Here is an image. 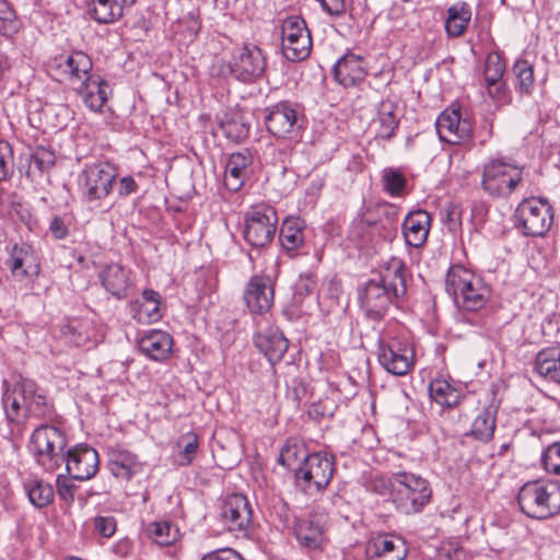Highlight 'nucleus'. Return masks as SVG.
Returning <instances> with one entry per match:
<instances>
[{
  "instance_id": "nucleus-11",
  "label": "nucleus",
  "mask_w": 560,
  "mask_h": 560,
  "mask_svg": "<svg viewBox=\"0 0 560 560\" xmlns=\"http://www.w3.org/2000/svg\"><path fill=\"white\" fill-rule=\"evenodd\" d=\"M281 48L283 56L291 61H301L308 57L312 39L304 20L290 16L282 22Z\"/></svg>"
},
{
  "instance_id": "nucleus-31",
  "label": "nucleus",
  "mask_w": 560,
  "mask_h": 560,
  "mask_svg": "<svg viewBox=\"0 0 560 560\" xmlns=\"http://www.w3.org/2000/svg\"><path fill=\"white\" fill-rule=\"evenodd\" d=\"M101 280L106 291L118 299L126 298L131 288L129 271L119 264L107 265L101 273Z\"/></svg>"
},
{
  "instance_id": "nucleus-15",
  "label": "nucleus",
  "mask_w": 560,
  "mask_h": 560,
  "mask_svg": "<svg viewBox=\"0 0 560 560\" xmlns=\"http://www.w3.org/2000/svg\"><path fill=\"white\" fill-rule=\"evenodd\" d=\"M436 131L442 141L459 144L471 138L472 125L468 118H463L459 109L448 107L436 119Z\"/></svg>"
},
{
  "instance_id": "nucleus-14",
  "label": "nucleus",
  "mask_w": 560,
  "mask_h": 560,
  "mask_svg": "<svg viewBox=\"0 0 560 560\" xmlns=\"http://www.w3.org/2000/svg\"><path fill=\"white\" fill-rule=\"evenodd\" d=\"M265 57L257 46H242L234 49L230 61L231 73L240 81L252 82L265 70Z\"/></svg>"
},
{
  "instance_id": "nucleus-36",
  "label": "nucleus",
  "mask_w": 560,
  "mask_h": 560,
  "mask_svg": "<svg viewBox=\"0 0 560 560\" xmlns=\"http://www.w3.org/2000/svg\"><path fill=\"white\" fill-rule=\"evenodd\" d=\"M471 19V11L467 3H456L447 9L445 31L451 37L462 36Z\"/></svg>"
},
{
  "instance_id": "nucleus-53",
  "label": "nucleus",
  "mask_w": 560,
  "mask_h": 560,
  "mask_svg": "<svg viewBox=\"0 0 560 560\" xmlns=\"http://www.w3.org/2000/svg\"><path fill=\"white\" fill-rule=\"evenodd\" d=\"M57 483V493L60 497L61 500H63L66 503L71 504L74 501V493L77 486L73 483V481L63 476L59 475L56 480Z\"/></svg>"
},
{
  "instance_id": "nucleus-20",
  "label": "nucleus",
  "mask_w": 560,
  "mask_h": 560,
  "mask_svg": "<svg viewBox=\"0 0 560 560\" xmlns=\"http://www.w3.org/2000/svg\"><path fill=\"white\" fill-rule=\"evenodd\" d=\"M267 130L278 138H285L298 128V112L289 102H280L267 109Z\"/></svg>"
},
{
  "instance_id": "nucleus-32",
  "label": "nucleus",
  "mask_w": 560,
  "mask_h": 560,
  "mask_svg": "<svg viewBox=\"0 0 560 560\" xmlns=\"http://www.w3.org/2000/svg\"><path fill=\"white\" fill-rule=\"evenodd\" d=\"M398 105L396 102L386 98L377 106L376 117L372 121L376 136L382 139H390L398 127Z\"/></svg>"
},
{
  "instance_id": "nucleus-13",
  "label": "nucleus",
  "mask_w": 560,
  "mask_h": 560,
  "mask_svg": "<svg viewBox=\"0 0 560 560\" xmlns=\"http://www.w3.org/2000/svg\"><path fill=\"white\" fill-rule=\"evenodd\" d=\"M277 222L278 218L273 209H255L246 218L244 238L254 247H264L272 241Z\"/></svg>"
},
{
  "instance_id": "nucleus-4",
  "label": "nucleus",
  "mask_w": 560,
  "mask_h": 560,
  "mask_svg": "<svg viewBox=\"0 0 560 560\" xmlns=\"http://www.w3.org/2000/svg\"><path fill=\"white\" fill-rule=\"evenodd\" d=\"M446 291L454 296L457 305L467 311L482 308L490 298V290L483 281L463 267H453L446 277Z\"/></svg>"
},
{
  "instance_id": "nucleus-44",
  "label": "nucleus",
  "mask_w": 560,
  "mask_h": 560,
  "mask_svg": "<svg viewBox=\"0 0 560 560\" xmlns=\"http://www.w3.org/2000/svg\"><path fill=\"white\" fill-rule=\"evenodd\" d=\"M56 163L55 153L45 148H36V150L30 155L28 160V173H43L50 170Z\"/></svg>"
},
{
  "instance_id": "nucleus-23",
  "label": "nucleus",
  "mask_w": 560,
  "mask_h": 560,
  "mask_svg": "<svg viewBox=\"0 0 560 560\" xmlns=\"http://www.w3.org/2000/svg\"><path fill=\"white\" fill-rule=\"evenodd\" d=\"M107 455L109 470L116 478L130 480L142 470L138 456L119 445L109 447Z\"/></svg>"
},
{
  "instance_id": "nucleus-1",
  "label": "nucleus",
  "mask_w": 560,
  "mask_h": 560,
  "mask_svg": "<svg viewBox=\"0 0 560 560\" xmlns=\"http://www.w3.org/2000/svg\"><path fill=\"white\" fill-rule=\"evenodd\" d=\"M366 488L381 497H387L396 510L405 515L420 513L432 498L429 481L408 471H398L390 477L374 475Z\"/></svg>"
},
{
  "instance_id": "nucleus-38",
  "label": "nucleus",
  "mask_w": 560,
  "mask_h": 560,
  "mask_svg": "<svg viewBox=\"0 0 560 560\" xmlns=\"http://www.w3.org/2000/svg\"><path fill=\"white\" fill-rule=\"evenodd\" d=\"M160 295L153 290H144L142 302L138 305L133 317L140 323H153L160 319Z\"/></svg>"
},
{
  "instance_id": "nucleus-25",
  "label": "nucleus",
  "mask_w": 560,
  "mask_h": 560,
  "mask_svg": "<svg viewBox=\"0 0 560 560\" xmlns=\"http://www.w3.org/2000/svg\"><path fill=\"white\" fill-rule=\"evenodd\" d=\"M366 75L364 60L354 54H346L334 67L336 81L345 88L357 85Z\"/></svg>"
},
{
  "instance_id": "nucleus-19",
  "label": "nucleus",
  "mask_w": 560,
  "mask_h": 560,
  "mask_svg": "<svg viewBox=\"0 0 560 560\" xmlns=\"http://www.w3.org/2000/svg\"><path fill=\"white\" fill-rule=\"evenodd\" d=\"M8 268L19 280L33 279L39 275L40 261L36 250L27 243L15 244L7 260Z\"/></svg>"
},
{
  "instance_id": "nucleus-10",
  "label": "nucleus",
  "mask_w": 560,
  "mask_h": 560,
  "mask_svg": "<svg viewBox=\"0 0 560 560\" xmlns=\"http://www.w3.org/2000/svg\"><path fill=\"white\" fill-rule=\"evenodd\" d=\"M515 217L517 228L528 236H542L553 219L551 206L540 198L523 200L516 208Z\"/></svg>"
},
{
  "instance_id": "nucleus-61",
  "label": "nucleus",
  "mask_w": 560,
  "mask_h": 560,
  "mask_svg": "<svg viewBox=\"0 0 560 560\" xmlns=\"http://www.w3.org/2000/svg\"><path fill=\"white\" fill-rule=\"evenodd\" d=\"M138 184L131 176H125L119 180L118 194L122 197L136 192Z\"/></svg>"
},
{
  "instance_id": "nucleus-8",
  "label": "nucleus",
  "mask_w": 560,
  "mask_h": 560,
  "mask_svg": "<svg viewBox=\"0 0 560 560\" xmlns=\"http://www.w3.org/2000/svg\"><path fill=\"white\" fill-rule=\"evenodd\" d=\"M332 474V459L327 455L315 453L307 455L295 469V481L303 492L313 495L329 485Z\"/></svg>"
},
{
  "instance_id": "nucleus-9",
  "label": "nucleus",
  "mask_w": 560,
  "mask_h": 560,
  "mask_svg": "<svg viewBox=\"0 0 560 560\" xmlns=\"http://www.w3.org/2000/svg\"><path fill=\"white\" fill-rule=\"evenodd\" d=\"M91 58L82 51L60 54L48 61L49 72L60 82H67L72 89L93 77Z\"/></svg>"
},
{
  "instance_id": "nucleus-52",
  "label": "nucleus",
  "mask_w": 560,
  "mask_h": 560,
  "mask_svg": "<svg viewBox=\"0 0 560 560\" xmlns=\"http://www.w3.org/2000/svg\"><path fill=\"white\" fill-rule=\"evenodd\" d=\"M317 281L312 272L303 273L299 277L294 284V294L296 298L304 299L311 294L316 288Z\"/></svg>"
},
{
  "instance_id": "nucleus-58",
  "label": "nucleus",
  "mask_w": 560,
  "mask_h": 560,
  "mask_svg": "<svg viewBox=\"0 0 560 560\" xmlns=\"http://www.w3.org/2000/svg\"><path fill=\"white\" fill-rule=\"evenodd\" d=\"M201 560H242V557L235 550L224 548L206 555Z\"/></svg>"
},
{
  "instance_id": "nucleus-6",
  "label": "nucleus",
  "mask_w": 560,
  "mask_h": 560,
  "mask_svg": "<svg viewBox=\"0 0 560 560\" xmlns=\"http://www.w3.org/2000/svg\"><path fill=\"white\" fill-rule=\"evenodd\" d=\"M117 175L115 166L108 162L85 165L79 175V188L85 201L100 205L110 194Z\"/></svg>"
},
{
  "instance_id": "nucleus-51",
  "label": "nucleus",
  "mask_w": 560,
  "mask_h": 560,
  "mask_svg": "<svg viewBox=\"0 0 560 560\" xmlns=\"http://www.w3.org/2000/svg\"><path fill=\"white\" fill-rule=\"evenodd\" d=\"M14 160L12 148L7 141H0V180L7 179L13 172Z\"/></svg>"
},
{
  "instance_id": "nucleus-12",
  "label": "nucleus",
  "mask_w": 560,
  "mask_h": 560,
  "mask_svg": "<svg viewBox=\"0 0 560 560\" xmlns=\"http://www.w3.org/2000/svg\"><path fill=\"white\" fill-rule=\"evenodd\" d=\"M378 362L389 373L402 376L413 366V349L407 340L390 338L380 342Z\"/></svg>"
},
{
  "instance_id": "nucleus-50",
  "label": "nucleus",
  "mask_w": 560,
  "mask_h": 560,
  "mask_svg": "<svg viewBox=\"0 0 560 560\" xmlns=\"http://www.w3.org/2000/svg\"><path fill=\"white\" fill-rule=\"evenodd\" d=\"M541 460L548 472L560 475V442L549 445L545 450Z\"/></svg>"
},
{
  "instance_id": "nucleus-21",
  "label": "nucleus",
  "mask_w": 560,
  "mask_h": 560,
  "mask_svg": "<svg viewBox=\"0 0 560 560\" xmlns=\"http://www.w3.org/2000/svg\"><path fill=\"white\" fill-rule=\"evenodd\" d=\"M366 552L370 560H405L408 548L401 537L381 534L369 540Z\"/></svg>"
},
{
  "instance_id": "nucleus-5",
  "label": "nucleus",
  "mask_w": 560,
  "mask_h": 560,
  "mask_svg": "<svg viewBox=\"0 0 560 560\" xmlns=\"http://www.w3.org/2000/svg\"><path fill=\"white\" fill-rule=\"evenodd\" d=\"M36 462L46 470L55 471L66 460L67 436L54 425H40L32 434Z\"/></svg>"
},
{
  "instance_id": "nucleus-37",
  "label": "nucleus",
  "mask_w": 560,
  "mask_h": 560,
  "mask_svg": "<svg viewBox=\"0 0 560 560\" xmlns=\"http://www.w3.org/2000/svg\"><path fill=\"white\" fill-rule=\"evenodd\" d=\"M88 13L97 23L109 24L121 18V7L118 0H91Z\"/></svg>"
},
{
  "instance_id": "nucleus-35",
  "label": "nucleus",
  "mask_w": 560,
  "mask_h": 560,
  "mask_svg": "<svg viewBox=\"0 0 560 560\" xmlns=\"http://www.w3.org/2000/svg\"><path fill=\"white\" fill-rule=\"evenodd\" d=\"M536 372L547 381L560 383V349L539 351L535 360Z\"/></svg>"
},
{
  "instance_id": "nucleus-45",
  "label": "nucleus",
  "mask_w": 560,
  "mask_h": 560,
  "mask_svg": "<svg viewBox=\"0 0 560 560\" xmlns=\"http://www.w3.org/2000/svg\"><path fill=\"white\" fill-rule=\"evenodd\" d=\"M513 72L516 77V86L520 92L529 94L534 85V71L527 60H517L513 66Z\"/></svg>"
},
{
  "instance_id": "nucleus-49",
  "label": "nucleus",
  "mask_w": 560,
  "mask_h": 560,
  "mask_svg": "<svg viewBox=\"0 0 560 560\" xmlns=\"http://www.w3.org/2000/svg\"><path fill=\"white\" fill-rule=\"evenodd\" d=\"M19 392L20 382L16 384L12 392H7L2 398L7 416L10 420H15L21 412H24L23 399L21 398Z\"/></svg>"
},
{
  "instance_id": "nucleus-30",
  "label": "nucleus",
  "mask_w": 560,
  "mask_h": 560,
  "mask_svg": "<svg viewBox=\"0 0 560 560\" xmlns=\"http://www.w3.org/2000/svg\"><path fill=\"white\" fill-rule=\"evenodd\" d=\"M173 346L170 334L162 330H151L139 340V349L154 361H163L168 358Z\"/></svg>"
},
{
  "instance_id": "nucleus-40",
  "label": "nucleus",
  "mask_w": 560,
  "mask_h": 560,
  "mask_svg": "<svg viewBox=\"0 0 560 560\" xmlns=\"http://www.w3.org/2000/svg\"><path fill=\"white\" fill-rule=\"evenodd\" d=\"M30 502L36 508H45L54 501L52 487L39 479H30L24 483Z\"/></svg>"
},
{
  "instance_id": "nucleus-24",
  "label": "nucleus",
  "mask_w": 560,
  "mask_h": 560,
  "mask_svg": "<svg viewBox=\"0 0 560 560\" xmlns=\"http://www.w3.org/2000/svg\"><path fill=\"white\" fill-rule=\"evenodd\" d=\"M255 346L275 365L283 359L289 341L278 328L270 327L255 336Z\"/></svg>"
},
{
  "instance_id": "nucleus-62",
  "label": "nucleus",
  "mask_w": 560,
  "mask_h": 560,
  "mask_svg": "<svg viewBox=\"0 0 560 560\" xmlns=\"http://www.w3.org/2000/svg\"><path fill=\"white\" fill-rule=\"evenodd\" d=\"M67 112H68V109L65 106H58V107L48 106L47 108H45L44 114H45V116H49L50 114L56 113V116L59 117L60 114H67ZM65 125H66L65 119L60 120L59 118H57V122L54 124L52 127L57 128V129H61Z\"/></svg>"
},
{
  "instance_id": "nucleus-7",
  "label": "nucleus",
  "mask_w": 560,
  "mask_h": 560,
  "mask_svg": "<svg viewBox=\"0 0 560 560\" xmlns=\"http://www.w3.org/2000/svg\"><path fill=\"white\" fill-rule=\"evenodd\" d=\"M522 179L521 168L501 159H493L483 165L481 187L492 197H508Z\"/></svg>"
},
{
  "instance_id": "nucleus-34",
  "label": "nucleus",
  "mask_w": 560,
  "mask_h": 560,
  "mask_svg": "<svg viewBox=\"0 0 560 560\" xmlns=\"http://www.w3.org/2000/svg\"><path fill=\"white\" fill-rule=\"evenodd\" d=\"M304 222L300 218H288L282 222L279 241L287 250L295 252L304 244Z\"/></svg>"
},
{
  "instance_id": "nucleus-18",
  "label": "nucleus",
  "mask_w": 560,
  "mask_h": 560,
  "mask_svg": "<svg viewBox=\"0 0 560 560\" xmlns=\"http://www.w3.org/2000/svg\"><path fill=\"white\" fill-rule=\"evenodd\" d=\"M66 470L75 480H89L98 470V453L91 446L78 445L67 450Z\"/></svg>"
},
{
  "instance_id": "nucleus-56",
  "label": "nucleus",
  "mask_w": 560,
  "mask_h": 560,
  "mask_svg": "<svg viewBox=\"0 0 560 560\" xmlns=\"http://www.w3.org/2000/svg\"><path fill=\"white\" fill-rule=\"evenodd\" d=\"M322 9L330 16L338 18L345 14L346 4L343 0H316Z\"/></svg>"
},
{
  "instance_id": "nucleus-16",
  "label": "nucleus",
  "mask_w": 560,
  "mask_h": 560,
  "mask_svg": "<svg viewBox=\"0 0 560 560\" xmlns=\"http://www.w3.org/2000/svg\"><path fill=\"white\" fill-rule=\"evenodd\" d=\"M222 517L230 532L247 536L253 523V511L247 498L241 493L229 495L222 508Z\"/></svg>"
},
{
  "instance_id": "nucleus-47",
  "label": "nucleus",
  "mask_w": 560,
  "mask_h": 560,
  "mask_svg": "<svg viewBox=\"0 0 560 560\" xmlns=\"http://www.w3.org/2000/svg\"><path fill=\"white\" fill-rule=\"evenodd\" d=\"M149 532L154 541L167 546L177 539V529L167 522H154L150 524Z\"/></svg>"
},
{
  "instance_id": "nucleus-48",
  "label": "nucleus",
  "mask_w": 560,
  "mask_h": 560,
  "mask_svg": "<svg viewBox=\"0 0 560 560\" xmlns=\"http://www.w3.org/2000/svg\"><path fill=\"white\" fill-rule=\"evenodd\" d=\"M19 28L16 15L7 0H0V34L9 36Z\"/></svg>"
},
{
  "instance_id": "nucleus-17",
  "label": "nucleus",
  "mask_w": 560,
  "mask_h": 560,
  "mask_svg": "<svg viewBox=\"0 0 560 560\" xmlns=\"http://www.w3.org/2000/svg\"><path fill=\"white\" fill-rule=\"evenodd\" d=\"M243 299L250 313H267L275 300V287L270 277L252 276L244 289Z\"/></svg>"
},
{
  "instance_id": "nucleus-57",
  "label": "nucleus",
  "mask_w": 560,
  "mask_h": 560,
  "mask_svg": "<svg viewBox=\"0 0 560 560\" xmlns=\"http://www.w3.org/2000/svg\"><path fill=\"white\" fill-rule=\"evenodd\" d=\"M399 208L393 203L383 202L376 205V214L380 219H385L387 223H392L397 220Z\"/></svg>"
},
{
  "instance_id": "nucleus-54",
  "label": "nucleus",
  "mask_w": 560,
  "mask_h": 560,
  "mask_svg": "<svg viewBox=\"0 0 560 560\" xmlns=\"http://www.w3.org/2000/svg\"><path fill=\"white\" fill-rule=\"evenodd\" d=\"M93 525L95 532L105 538L112 537L116 532V520L113 516H96Z\"/></svg>"
},
{
  "instance_id": "nucleus-28",
  "label": "nucleus",
  "mask_w": 560,
  "mask_h": 560,
  "mask_svg": "<svg viewBox=\"0 0 560 560\" xmlns=\"http://www.w3.org/2000/svg\"><path fill=\"white\" fill-rule=\"evenodd\" d=\"M252 161V154L248 150L230 155L224 173V185L229 190L237 191L243 186Z\"/></svg>"
},
{
  "instance_id": "nucleus-42",
  "label": "nucleus",
  "mask_w": 560,
  "mask_h": 560,
  "mask_svg": "<svg viewBox=\"0 0 560 560\" xmlns=\"http://www.w3.org/2000/svg\"><path fill=\"white\" fill-rule=\"evenodd\" d=\"M306 456V450L302 443L296 440H288L280 451L278 463L289 469H294Z\"/></svg>"
},
{
  "instance_id": "nucleus-3",
  "label": "nucleus",
  "mask_w": 560,
  "mask_h": 560,
  "mask_svg": "<svg viewBox=\"0 0 560 560\" xmlns=\"http://www.w3.org/2000/svg\"><path fill=\"white\" fill-rule=\"evenodd\" d=\"M517 502L528 517H552L560 512V485L551 480L528 481L521 487Z\"/></svg>"
},
{
  "instance_id": "nucleus-29",
  "label": "nucleus",
  "mask_w": 560,
  "mask_h": 560,
  "mask_svg": "<svg viewBox=\"0 0 560 560\" xmlns=\"http://www.w3.org/2000/svg\"><path fill=\"white\" fill-rule=\"evenodd\" d=\"M82 97L84 104L93 112H98L107 101L108 84L98 75L85 79L84 82L73 88Z\"/></svg>"
},
{
  "instance_id": "nucleus-39",
  "label": "nucleus",
  "mask_w": 560,
  "mask_h": 560,
  "mask_svg": "<svg viewBox=\"0 0 560 560\" xmlns=\"http://www.w3.org/2000/svg\"><path fill=\"white\" fill-rule=\"evenodd\" d=\"M494 429L493 411L491 408H483L472 421L470 432L467 435H471L481 442H488L493 438Z\"/></svg>"
},
{
  "instance_id": "nucleus-41",
  "label": "nucleus",
  "mask_w": 560,
  "mask_h": 560,
  "mask_svg": "<svg viewBox=\"0 0 560 560\" xmlns=\"http://www.w3.org/2000/svg\"><path fill=\"white\" fill-rule=\"evenodd\" d=\"M382 184L388 195L400 197L405 194L407 179L401 170L386 167L382 171Z\"/></svg>"
},
{
  "instance_id": "nucleus-33",
  "label": "nucleus",
  "mask_w": 560,
  "mask_h": 560,
  "mask_svg": "<svg viewBox=\"0 0 560 560\" xmlns=\"http://www.w3.org/2000/svg\"><path fill=\"white\" fill-rule=\"evenodd\" d=\"M430 398L442 407L453 408L462 398V390L444 378H434L428 386Z\"/></svg>"
},
{
  "instance_id": "nucleus-2",
  "label": "nucleus",
  "mask_w": 560,
  "mask_h": 560,
  "mask_svg": "<svg viewBox=\"0 0 560 560\" xmlns=\"http://www.w3.org/2000/svg\"><path fill=\"white\" fill-rule=\"evenodd\" d=\"M406 269L400 259L393 258L380 280H370L361 295V304L372 318L384 315L393 299L405 295L407 291Z\"/></svg>"
},
{
  "instance_id": "nucleus-26",
  "label": "nucleus",
  "mask_w": 560,
  "mask_h": 560,
  "mask_svg": "<svg viewBox=\"0 0 560 560\" xmlns=\"http://www.w3.org/2000/svg\"><path fill=\"white\" fill-rule=\"evenodd\" d=\"M431 217L424 210L411 211L402 224V233L407 245L421 247L428 238Z\"/></svg>"
},
{
  "instance_id": "nucleus-46",
  "label": "nucleus",
  "mask_w": 560,
  "mask_h": 560,
  "mask_svg": "<svg viewBox=\"0 0 560 560\" xmlns=\"http://www.w3.org/2000/svg\"><path fill=\"white\" fill-rule=\"evenodd\" d=\"M505 70L503 59L497 52H490L485 62V80L487 85H493L497 81H501Z\"/></svg>"
},
{
  "instance_id": "nucleus-59",
  "label": "nucleus",
  "mask_w": 560,
  "mask_h": 560,
  "mask_svg": "<svg viewBox=\"0 0 560 560\" xmlns=\"http://www.w3.org/2000/svg\"><path fill=\"white\" fill-rule=\"evenodd\" d=\"M49 231L56 240H62L68 235V229L63 219L55 217L49 224Z\"/></svg>"
},
{
  "instance_id": "nucleus-55",
  "label": "nucleus",
  "mask_w": 560,
  "mask_h": 560,
  "mask_svg": "<svg viewBox=\"0 0 560 560\" xmlns=\"http://www.w3.org/2000/svg\"><path fill=\"white\" fill-rule=\"evenodd\" d=\"M223 129L225 136L233 141H240L248 135V127L243 122H237L236 120L225 122L223 125Z\"/></svg>"
},
{
  "instance_id": "nucleus-27",
  "label": "nucleus",
  "mask_w": 560,
  "mask_h": 560,
  "mask_svg": "<svg viewBox=\"0 0 560 560\" xmlns=\"http://www.w3.org/2000/svg\"><path fill=\"white\" fill-rule=\"evenodd\" d=\"M21 398L23 399L24 415L44 418L49 415L46 396L39 393L37 384L30 378L20 381Z\"/></svg>"
},
{
  "instance_id": "nucleus-63",
  "label": "nucleus",
  "mask_w": 560,
  "mask_h": 560,
  "mask_svg": "<svg viewBox=\"0 0 560 560\" xmlns=\"http://www.w3.org/2000/svg\"><path fill=\"white\" fill-rule=\"evenodd\" d=\"M488 94L493 100H502L505 95L504 84L497 81L493 85H487Z\"/></svg>"
},
{
  "instance_id": "nucleus-43",
  "label": "nucleus",
  "mask_w": 560,
  "mask_h": 560,
  "mask_svg": "<svg viewBox=\"0 0 560 560\" xmlns=\"http://www.w3.org/2000/svg\"><path fill=\"white\" fill-rule=\"evenodd\" d=\"M178 463L182 466H188L196 457L199 440L198 435L194 432L182 435L177 441Z\"/></svg>"
},
{
  "instance_id": "nucleus-60",
  "label": "nucleus",
  "mask_w": 560,
  "mask_h": 560,
  "mask_svg": "<svg viewBox=\"0 0 560 560\" xmlns=\"http://www.w3.org/2000/svg\"><path fill=\"white\" fill-rule=\"evenodd\" d=\"M380 222L381 219L376 214V205L365 209L360 217V223L366 226H374Z\"/></svg>"
},
{
  "instance_id": "nucleus-64",
  "label": "nucleus",
  "mask_w": 560,
  "mask_h": 560,
  "mask_svg": "<svg viewBox=\"0 0 560 560\" xmlns=\"http://www.w3.org/2000/svg\"><path fill=\"white\" fill-rule=\"evenodd\" d=\"M187 24H188V30L190 32V36L195 37L198 34V32L200 31V27H201L200 22L197 19H195L194 16H191L187 20Z\"/></svg>"
},
{
  "instance_id": "nucleus-22",
  "label": "nucleus",
  "mask_w": 560,
  "mask_h": 560,
  "mask_svg": "<svg viewBox=\"0 0 560 560\" xmlns=\"http://www.w3.org/2000/svg\"><path fill=\"white\" fill-rule=\"evenodd\" d=\"M327 514L324 512H312L306 520H302L295 527L298 540L312 549L319 548L324 541V534L327 528Z\"/></svg>"
}]
</instances>
